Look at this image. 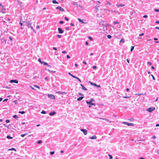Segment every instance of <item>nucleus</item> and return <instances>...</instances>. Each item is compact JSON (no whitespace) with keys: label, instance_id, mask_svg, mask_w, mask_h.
Segmentation results:
<instances>
[{"label":"nucleus","instance_id":"obj_35","mask_svg":"<svg viewBox=\"0 0 159 159\" xmlns=\"http://www.w3.org/2000/svg\"><path fill=\"white\" fill-rule=\"evenodd\" d=\"M129 120L131 121H133L134 120V119L133 118H131Z\"/></svg>","mask_w":159,"mask_h":159},{"label":"nucleus","instance_id":"obj_54","mask_svg":"<svg viewBox=\"0 0 159 159\" xmlns=\"http://www.w3.org/2000/svg\"><path fill=\"white\" fill-rule=\"evenodd\" d=\"M53 49H54V50H57V48L55 47H53Z\"/></svg>","mask_w":159,"mask_h":159},{"label":"nucleus","instance_id":"obj_26","mask_svg":"<svg viewBox=\"0 0 159 159\" xmlns=\"http://www.w3.org/2000/svg\"><path fill=\"white\" fill-rule=\"evenodd\" d=\"M134 46H132L131 48L130 51L131 52H132L133 51V50L134 49Z\"/></svg>","mask_w":159,"mask_h":159},{"label":"nucleus","instance_id":"obj_33","mask_svg":"<svg viewBox=\"0 0 159 159\" xmlns=\"http://www.w3.org/2000/svg\"><path fill=\"white\" fill-rule=\"evenodd\" d=\"M50 153L51 155H52L54 154V151L51 152Z\"/></svg>","mask_w":159,"mask_h":159},{"label":"nucleus","instance_id":"obj_46","mask_svg":"<svg viewBox=\"0 0 159 159\" xmlns=\"http://www.w3.org/2000/svg\"><path fill=\"white\" fill-rule=\"evenodd\" d=\"M156 12H159V10L158 9H155L154 10Z\"/></svg>","mask_w":159,"mask_h":159},{"label":"nucleus","instance_id":"obj_43","mask_svg":"<svg viewBox=\"0 0 159 159\" xmlns=\"http://www.w3.org/2000/svg\"><path fill=\"white\" fill-rule=\"evenodd\" d=\"M72 77H73L74 78H75V79H77V78H78V77H77L76 76H75L74 75H72Z\"/></svg>","mask_w":159,"mask_h":159},{"label":"nucleus","instance_id":"obj_2","mask_svg":"<svg viewBox=\"0 0 159 159\" xmlns=\"http://www.w3.org/2000/svg\"><path fill=\"white\" fill-rule=\"evenodd\" d=\"M86 102L88 104H89V107H91V106L94 105L95 106V104L94 103H92L91 102L89 101H88V100L86 101Z\"/></svg>","mask_w":159,"mask_h":159},{"label":"nucleus","instance_id":"obj_31","mask_svg":"<svg viewBox=\"0 0 159 159\" xmlns=\"http://www.w3.org/2000/svg\"><path fill=\"white\" fill-rule=\"evenodd\" d=\"M41 113L43 114H46V112L45 111H42V112H41Z\"/></svg>","mask_w":159,"mask_h":159},{"label":"nucleus","instance_id":"obj_11","mask_svg":"<svg viewBox=\"0 0 159 159\" xmlns=\"http://www.w3.org/2000/svg\"><path fill=\"white\" fill-rule=\"evenodd\" d=\"M41 64H43V65H46L47 66H49V67H51V66L49 65L48 63L45 62H44V61H42L41 63Z\"/></svg>","mask_w":159,"mask_h":159},{"label":"nucleus","instance_id":"obj_61","mask_svg":"<svg viewBox=\"0 0 159 159\" xmlns=\"http://www.w3.org/2000/svg\"><path fill=\"white\" fill-rule=\"evenodd\" d=\"M83 63L85 65H86L87 64V63L85 61H84L83 62Z\"/></svg>","mask_w":159,"mask_h":159},{"label":"nucleus","instance_id":"obj_6","mask_svg":"<svg viewBox=\"0 0 159 159\" xmlns=\"http://www.w3.org/2000/svg\"><path fill=\"white\" fill-rule=\"evenodd\" d=\"M56 9L59 10L61 11H64V9L62 8L60 6H58L56 8Z\"/></svg>","mask_w":159,"mask_h":159},{"label":"nucleus","instance_id":"obj_64","mask_svg":"<svg viewBox=\"0 0 159 159\" xmlns=\"http://www.w3.org/2000/svg\"><path fill=\"white\" fill-rule=\"evenodd\" d=\"M155 23L157 24H159V21H157L155 22Z\"/></svg>","mask_w":159,"mask_h":159},{"label":"nucleus","instance_id":"obj_10","mask_svg":"<svg viewBox=\"0 0 159 159\" xmlns=\"http://www.w3.org/2000/svg\"><path fill=\"white\" fill-rule=\"evenodd\" d=\"M58 31L60 34H62L63 32V30L60 28H58Z\"/></svg>","mask_w":159,"mask_h":159},{"label":"nucleus","instance_id":"obj_48","mask_svg":"<svg viewBox=\"0 0 159 159\" xmlns=\"http://www.w3.org/2000/svg\"><path fill=\"white\" fill-rule=\"evenodd\" d=\"M2 40H3V42H4V41H5V43H6V40H5V39H2Z\"/></svg>","mask_w":159,"mask_h":159},{"label":"nucleus","instance_id":"obj_20","mask_svg":"<svg viewBox=\"0 0 159 159\" xmlns=\"http://www.w3.org/2000/svg\"><path fill=\"white\" fill-rule=\"evenodd\" d=\"M52 2L54 4H55V3L58 4V2L56 0H52Z\"/></svg>","mask_w":159,"mask_h":159},{"label":"nucleus","instance_id":"obj_25","mask_svg":"<svg viewBox=\"0 0 159 159\" xmlns=\"http://www.w3.org/2000/svg\"><path fill=\"white\" fill-rule=\"evenodd\" d=\"M56 93H59V94H63V93H65V92H56Z\"/></svg>","mask_w":159,"mask_h":159},{"label":"nucleus","instance_id":"obj_40","mask_svg":"<svg viewBox=\"0 0 159 159\" xmlns=\"http://www.w3.org/2000/svg\"><path fill=\"white\" fill-rule=\"evenodd\" d=\"M151 76L152 77V79L153 80H155V78L154 77V76L152 75H151Z\"/></svg>","mask_w":159,"mask_h":159},{"label":"nucleus","instance_id":"obj_55","mask_svg":"<svg viewBox=\"0 0 159 159\" xmlns=\"http://www.w3.org/2000/svg\"><path fill=\"white\" fill-rule=\"evenodd\" d=\"M9 38V39H10V40H11V41H12V39L11 38V37L10 36Z\"/></svg>","mask_w":159,"mask_h":159},{"label":"nucleus","instance_id":"obj_30","mask_svg":"<svg viewBox=\"0 0 159 159\" xmlns=\"http://www.w3.org/2000/svg\"><path fill=\"white\" fill-rule=\"evenodd\" d=\"M108 155L110 159H112L113 157L111 155H110V154H108Z\"/></svg>","mask_w":159,"mask_h":159},{"label":"nucleus","instance_id":"obj_9","mask_svg":"<svg viewBox=\"0 0 159 159\" xmlns=\"http://www.w3.org/2000/svg\"><path fill=\"white\" fill-rule=\"evenodd\" d=\"M10 83H15L17 84L18 83V81L17 80H10Z\"/></svg>","mask_w":159,"mask_h":159},{"label":"nucleus","instance_id":"obj_34","mask_svg":"<svg viewBox=\"0 0 159 159\" xmlns=\"http://www.w3.org/2000/svg\"><path fill=\"white\" fill-rule=\"evenodd\" d=\"M9 150H14V151H16V149L14 148H12L11 149H9Z\"/></svg>","mask_w":159,"mask_h":159},{"label":"nucleus","instance_id":"obj_62","mask_svg":"<svg viewBox=\"0 0 159 159\" xmlns=\"http://www.w3.org/2000/svg\"><path fill=\"white\" fill-rule=\"evenodd\" d=\"M94 101V100L93 99H91L90 100V101L91 102H92Z\"/></svg>","mask_w":159,"mask_h":159},{"label":"nucleus","instance_id":"obj_32","mask_svg":"<svg viewBox=\"0 0 159 159\" xmlns=\"http://www.w3.org/2000/svg\"><path fill=\"white\" fill-rule=\"evenodd\" d=\"M88 38L91 41H92L93 40V39L90 36H89L88 37Z\"/></svg>","mask_w":159,"mask_h":159},{"label":"nucleus","instance_id":"obj_1","mask_svg":"<svg viewBox=\"0 0 159 159\" xmlns=\"http://www.w3.org/2000/svg\"><path fill=\"white\" fill-rule=\"evenodd\" d=\"M26 25L27 26L28 28H30L35 33V30L33 29V27L31 25L32 24V22L31 21H28L26 22Z\"/></svg>","mask_w":159,"mask_h":159},{"label":"nucleus","instance_id":"obj_7","mask_svg":"<svg viewBox=\"0 0 159 159\" xmlns=\"http://www.w3.org/2000/svg\"><path fill=\"white\" fill-rule=\"evenodd\" d=\"M123 124H125L128 126H133L134 125L133 124H132V123H128L126 122H123Z\"/></svg>","mask_w":159,"mask_h":159},{"label":"nucleus","instance_id":"obj_15","mask_svg":"<svg viewBox=\"0 0 159 159\" xmlns=\"http://www.w3.org/2000/svg\"><path fill=\"white\" fill-rule=\"evenodd\" d=\"M100 7V6L98 4H97L95 6V9H96V10H98V8Z\"/></svg>","mask_w":159,"mask_h":159},{"label":"nucleus","instance_id":"obj_45","mask_svg":"<svg viewBox=\"0 0 159 159\" xmlns=\"http://www.w3.org/2000/svg\"><path fill=\"white\" fill-rule=\"evenodd\" d=\"M111 5V4L109 2H107V3H106V5Z\"/></svg>","mask_w":159,"mask_h":159},{"label":"nucleus","instance_id":"obj_27","mask_svg":"<svg viewBox=\"0 0 159 159\" xmlns=\"http://www.w3.org/2000/svg\"><path fill=\"white\" fill-rule=\"evenodd\" d=\"M113 23H114V24L116 25V24H118L119 23V22L118 21H114L113 22Z\"/></svg>","mask_w":159,"mask_h":159},{"label":"nucleus","instance_id":"obj_21","mask_svg":"<svg viewBox=\"0 0 159 159\" xmlns=\"http://www.w3.org/2000/svg\"><path fill=\"white\" fill-rule=\"evenodd\" d=\"M7 138L8 139H12L13 138L12 137H11L9 135H7Z\"/></svg>","mask_w":159,"mask_h":159},{"label":"nucleus","instance_id":"obj_5","mask_svg":"<svg viewBox=\"0 0 159 159\" xmlns=\"http://www.w3.org/2000/svg\"><path fill=\"white\" fill-rule=\"evenodd\" d=\"M80 130L82 131L84 135H86L87 134V131L86 129H80Z\"/></svg>","mask_w":159,"mask_h":159},{"label":"nucleus","instance_id":"obj_47","mask_svg":"<svg viewBox=\"0 0 159 159\" xmlns=\"http://www.w3.org/2000/svg\"><path fill=\"white\" fill-rule=\"evenodd\" d=\"M65 20H67V21H68L69 20V19L67 17H65Z\"/></svg>","mask_w":159,"mask_h":159},{"label":"nucleus","instance_id":"obj_14","mask_svg":"<svg viewBox=\"0 0 159 159\" xmlns=\"http://www.w3.org/2000/svg\"><path fill=\"white\" fill-rule=\"evenodd\" d=\"M80 86H81V87H82V89L83 90H87V89L86 88H85V87H84V85L82 84H80Z\"/></svg>","mask_w":159,"mask_h":159},{"label":"nucleus","instance_id":"obj_53","mask_svg":"<svg viewBox=\"0 0 159 159\" xmlns=\"http://www.w3.org/2000/svg\"><path fill=\"white\" fill-rule=\"evenodd\" d=\"M66 57H67V58L68 59H69V58H70V56L69 55H67L66 56Z\"/></svg>","mask_w":159,"mask_h":159},{"label":"nucleus","instance_id":"obj_50","mask_svg":"<svg viewBox=\"0 0 159 159\" xmlns=\"http://www.w3.org/2000/svg\"><path fill=\"white\" fill-rule=\"evenodd\" d=\"M152 138L154 139H155L156 138V136L155 135H153L152 137Z\"/></svg>","mask_w":159,"mask_h":159},{"label":"nucleus","instance_id":"obj_17","mask_svg":"<svg viewBox=\"0 0 159 159\" xmlns=\"http://www.w3.org/2000/svg\"><path fill=\"white\" fill-rule=\"evenodd\" d=\"M83 98H84V97H79L77 99V100L79 101H81Z\"/></svg>","mask_w":159,"mask_h":159},{"label":"nucleus","instance_id":"obj_56","mask_svg":"<svg viewBox=\"0 0 159 159\" xmlns=\"http://www.w3.org/2000/svg\"><path fill=\"white\" fill-rule=\"evenodd\" d=\"M38 61L41 63L42 61H41V59L40 58L38 59Z\"/></svg>","mask_w":159,"mask_h":159},{"label":"nucleus","instance_id":"obj_63","mask_svg":"<svg viewBox=\"0 0 159 159\" xmlns=\"http://www.w3.org/2000/svg\"><path fill=\"white\" fill-rule=\"evenodd\" d=\"M0 7H2V8H3V6L1 3H0Z\"/></svg>","mask_w":159,"mask_h":159},{"label":"nucleus","instance_id":"obj_3","mask_svg":"<svg viewBox=\"0 0 159 159\" xmlns=\"http://www.w3.org/2000/svg\"><path fill=\"white\" fill-rule=\"evenodd\" d=\"M155 109V107H150L148 108L147 110L149 112H152Z\"/></svg>","mask_w":159,"mask_h":159},{"label":"nucleus","instance_id":"obj_12","mask_svg":"<svg viewBox=\"0 0 159 159\" xmlns=\"http://www.w3.org/2000/svg\"><path fill=\"white\" fill-rule=\"evenodd\" d=\"M56 114L55 112L53 111L52 112H50L49 113V115L50 116H52Z\"/></svg>","mask_w":159,"mask_h":159},{"label":"nucleus","instance_id":"obj_16","mask_svg":"<svg viewBox=\"0 0 159 159\" xmlns=\"http://www.w3.org/2000/svg\"><path fill=\"white\" fill-rule=\"evenodd\" d=\"M91 139H97V137L95 135H93L92 137H90Z\"/></svg>","mask_w":159,"mask_h":159},{"label":"nucleus","instance_id":"obj_44","mask_svg":"<svg viewBox=\"0 0 159 159\" xmlns=\"http://www.w3.org/2000/svg\"><path fill=\"white\" fill-rule=\"evenodd\" d=\"M63 23H64V22H63V21H62V20H61V21H60V24H63Z\"/></svg>","mask_w":159,"mask_h":159},{"label":"nucleus","instance_id":"obj_57","mask_svg":"<svg viewBox=\"0 0 159 159\" xmlns=\"http://www.w3.org/2000/svg\"><path fill=\"white\" fill-rule=\"evenodd\" d=\"M148 64L149 65H152V63L151 62H148Z\"/></svg>","mask_w":159,"mask_h":159},{"label":"nucleus","instance_id":"obj_29","mask_svg":"<svg viewBox=\"0 0 159 159\" xmlns=\"http://www.w3.org/2000/svg\"><path fill=\"white\" fill-rule=\"evenodd\" d=\"M107 36V38L109 39H110L111 38V36L110 35H108Z\"/></svg>","mask_w":159,"mask_h":159},{"label":"nucleus","instance_id":"obj_49","mask_svg":"<svg viewBox=\"0 0 159 159\" xmlns=\"http://www.w3.org/2000/svg\"><path fill=\"white\" fill-rule=\"evenodd\" d=\"M96 67H97V66H93V69H95L96 68Z\"/></svg>","mask_w":159,"mask_h":159},{"label":"nucleus","instance_id":"obj_52","mask_svg":"<svg viewBox=\"0 0 159 159\" xmlns=\"http://www.w3.org/2000/svg\"><path fill=\"white\" fill-rule=\"evenodd\" d=\"M129 97H128V96H125V97H123V98H129Z\"/></svg>","mask_w":159,"mask_h":159},{"label":"nucleus","instance_id":"obj_51","mask_svg":"<svg viewBox=\"0 0 159 159\" xmlns=\"http://www.w3.org/2000/svg\"><path fill=\"white\" fill-rule=\"evenodd\" d=\"M144 35V34L143 33H141L139 34V36H143Z\"/></svg>","mask_w":159,"mask_h":159},{"label":"nucleus","instance_id":"obj_24","mask_svg":"<svg viewBox=\"0 0 159 159\" xmlns=\"http://www.w3.org/2000/svg\"><path fill=\"white\" fill-rule=\"evenodd\" d=\"M25 111H19V113L21 114H25Z\"/></svg>","mask_w":159,"mask_h":159},{"label":"nucleus","instance_id":"obj_4","mask_svg":"<svg viewBox=\"0 0 159 159\" xmlns=\"http://www.w3.org/2000/svg\"><path fill=\"white\" fill-rule=\"evenodd\" d=\"M48 96L51 99H55V97L53 94H48Z\"/></svg>","mask_w":159,"mask_h":159},{"label":"nucleus","instance_id":"obj_18","mask_svg":"<svg viewBox=\"0 0 159 159\" xmlns=\"http://www.w3.org/2000/svg\"><path fill=\"white\" fill-rule=\"evenodd\" d=\"M125 6L124 4H120L119 5H117V7H124Z\"/></svg>","mask_w":159,"mask_h":159},{"label":"nucleus","instance_id":"obj_8","mask_svg":"<svg viewBox=\"0 0 159 159\" xmlns=\"http://www.w3.org/2000/svg\"><path fill=\"white\" fill-rule=\"evenodd\" d=\"M89 82L92 85H93L94 86L97 87L98 88L100 87V85H97L96 83L91 82L90 81Z\"/></svg>","mask_w":159,"mask_h":159},{"label":"nucleus","instance_id":"obj_38","mask_svg":"<svg viewBox=\"0 0 159 159\" xmlns=\"http://www.w3.org/2000/svg\"><path fill=\"white\" fill-rule=\"evenodd\" d=\"M34 86L36 88H38V89H40V87L38 86H37V85H34Z\"/></svg>","mask_w":159,"mask_h":159},{"label":"nucleus","instance_id":"obj_36","mask_svg":"<svg viewBox=\"0 0 159 159\" xmlns=\"http://www.w3.org/2000/svg\"><path fill=\"white\" fill-rule=\"evenodd\" d=\"M57 37H58V38H61V35H59V34L57 35Z\"/></svg>","mask_w":159,"mask_h":159},{"label":"nucleus","instance_id":"obj_13","mask_svg":"<svg viewBox=\"0 0 159 159\" xmlns=\"http://www.w3.org/2000/svg\"><path fill=\"white\" fill-rule=\"evenodd\" d=\"M78 20H79V21L81 23H82V24H83V23H85L82 20H81L79 18H78Z\"/></svg>","mask_w":159,"mask_h":159},{"label":"nucleus","instance_id":"obj_28","mask_svg":"<svg viewBox=\"0 0 159 159\" xmlns=\"http://www.w3.org/2000/svg\"><path fill=\"white\" fill-rule=\"evenodd\" d=\"M42 140H39L37 142V143L38 144H40V143H42Z\"/></svg>","mask_w":159,"mask_h":159},{"label":"nucleus","instance_id":"obj_22","mask_svg":"<svg viewBox=\"0 0 159 159\" xmlns=\"http://www.w3.org/2000/svg\"><path fill=\"white\" fill-rule=\"evenodd\" d=\"M125 41V40L124 39H122L120 41V43H124Z\"/></svg>","mask_w":159,"mask_h":159},{"label":"nucleus","instance_id":"obj_42","mask_svg":"<svg viewBox=\"0 0 159 159\" xmlns=\"http://www.w3.org/2000/svg\"><path fill=\"white\" fill-rule=\"evenodd\" d=\"M44 80H48V78L47 77H46L45 78Z\"/></svg>","mask_w":159,"mask_h":159},{"label":"nucleus","instance_id":"obj_19","mask_svg":"<svg viewBox=\"0 0 159 159\" xmlns=\"http://www.w3.org/2000/svg\"><path fill=\"white\" fill-rule=\"evenodd\" d=\"M13 118H15L16 119H17L18 118V116L16 115H15L13 116Z\"/></svg>","mask_w":159,"mask_h":159},{"label":"nucleus","instance_id":"obj_58","mask_svg":"<svg viewBox=\"0 0 159 159\" xmlns=\"http://www.w3.org/2000/svg\"><path fill=\"white\" fill-rule=\"evenodd\" d=\"M89 44V43L87 41H86L85 42V45H87Z\"/></svg>","mask_w":159,"mask_h":159},{"label":"nucleus","instance_id":"obj_39","mask_svg":"<svg viewBox=\"0 0 159 159\" xmlns=\"http://www.w3.org/2000/svg\"><path fill=\"white\" fill-rule=\"evenodd\" d=\"M61 52L63 54H66L67 53V52L66 51H63Z\"/></svg>","mask_w":159,"mask_h":159},{"label":"nucleus","instance_id":"obj_41","mask_svg":"<svg viewBox=\"0 0 159 159\" xmlns=\"http://www.w3.org/2000/svg\"><path fill=\"white\" fill-rule=\"evenodd\" d=\"M143 17L144 18H146L148 17V16L147 15H145L143 16Z\"/></svg>","mask_w":159,"mask_h":159},{"label":"nucleus","instance_id":"obj_23","mask_svg":"<svg viewBox=\"0 0 159 159\" xmlns=\"http://www.w3.org/2000/svg\"><path fill=\"white\" fill-rule=\"evenodd\" d=\"M73 5H75V6H78L77 2H73Z\"/></svg>","mask_w":159,"mask_h":159},{"label":"nucleus","instance_id":"obj_60","mask_svg":"<svg viewBox=\"0 0 159 159\" xmlns=\"http://www.w3.org/2000/svg\"><path fill=\"white\" fill-rule=\"evenodd\" d=\"M77 79L78 80V81L80 82H81V80H80L78 78H77Z\"/></svg>","mask_w":159,"mask_h":159},{"label":"nucleus","instance_id":"obj_37","mask_svg":"<svg viewBox=\"0 0 159 159\" xmlns=\"http://www.w3.org/2000/svg\"><path fill=\"white\" fill-rule=\"evenodd\" d=\"M6 122L7 123H8L10 122V121L9 120L7 119L6 120Z\"/></svg>","mask_w":159,"mask_h":159},{"label":"nucleus","instance_id":"obj_59","mask_svg":"<svg viewBox=\"0 0 159 159\" xmlns=\"http://www.w3.org/2000/svg\"><path fill=\"white\" fill-rule=\"evenodd\" d=\"M25 136V135L24 134H21V136L22 137H24V136Z\"/></svg>","mask_w":159,"mask_h":159}]
</instances>
